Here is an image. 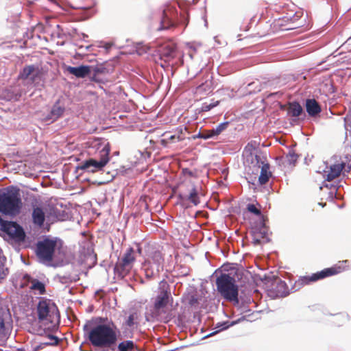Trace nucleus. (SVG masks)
Segmentation results:
<instances>
[{"label":"nucleus","instance_id":"57","mask_svg":"<svg viewBox=\"0 0 351 351\" xmlns=\"http://www.w3.org/2000/svg\"><path fill=\"white\" fill-rule=\"evenodd\" d=\"M296 17H298V16L294 14L292 17L287 18V20H290L291 21H293L295 19Z\"/></svg>","mask_w":351,"mask_h":351},{"label":"nucleus","instance_id":"64","mask_svg":"<svg viewBox=\"0 0 351 351\" xmlns=\"http://www.w3.org/2000/svg\"><path fill=\"white\" fill-rule=\"evenodd\" d=\"M259 168H260V165H258V167H257V170H258V169H259Z\"/></svg>","mask_w":351,"mask_h":351},{"label":"nucleus","instance_id":"49","mask_svg":"<svg viewBox=\"0 0 351 351\" xmlns=\"http://www.w3.org/2000/svg\"><path fill=\"white\" fill-rule=\"evenodd\" d=\"M60 212H61V210L58 209V208H55L53 210V213L56 215V217L58 218V219L63 220V219L62 217H59V215H60Z\"/></svg>","mask_w":351,"mask_h":351},{"label":"nucleus","instance_id":"59","mask_svg":"<svg viewBox=\"0 0 351 351\" xmlns=\"http://www.w3.org/2000/svg\"><path fill=\"white\" fill-rule=\"evenodd\" d=\"M137 252L141 254L142 253V248L138 245V247H137Z\"/></svg>","mask_w":351,"mask_h":351},{"label":"nucleus","instance_id":"26","mask_svg":"<svg viewBox=\"0 0 351 351\" xmlns=\"http://www.w3.org/2000/svg\"><path fill=\"white\" fill-rule=\"evenodd\" d=\"M47 341L40 342L38 344V348H40V350H43L49 346H57L60 342V339L57 336L51 334H48L47 335Z\"/></svg>","mask_w":351,"mask_h":351},{"label":"nucleus","instance_id":"41","mask_svg":"<svg viewBox=\"0 0 351 351\" xmlns=\"http://www.w3.org/2000/svg\"><path fill=\"white\" fill-rule=\"evenodd\" d=\"M134 314H130L126 322H125V324L128 326V327H132L134 324Z\"/></svg>","mask_w":351,"mask_h":351},{"label":"nucleus","instance_id":"16","mask_svg":"<svg viewBox=\"0 0 351 351\" xmlns=\"http://www.w3.org/2000/svg\"><path fill=\"white\" fill-rule=\"evenodd\" d=\"M66 71L77 78H85L90 75V67L89 65H80L78 66H66Z\"/></svg>","mask_w":351,"mask_h":351},{"label":"nucleus","instance_id":"53","mask_svg":"<svg viewBox=\"0 0 351 351\" xmlns=\"http://www.w3.org/2000/svg\"><path fill=\"white\" fill-rule=\"evenodd\" d=\"M345 170L346 172L348 173L351 170V161L348 163L347 167L346 166L345 167V169H343Z\"/></svg>","mask_w":351,"mask_h":351},{"label":"nucleus","instance_id":"22","mask_svg":"<svg viewBox=\"0 0 351 351\" xmlns=\"http://www.w3.org/2000/svg\"><path fill=\"white\" fill-rule=\"evenodd\" d=\"M180 199H186L191 202L193 205L197 206L200 203L198 190L195 185L193 184L192 188L189 192V194L187 195H184L182 194L178 195Z\"/></svg>","mask_w":351,"mask_h":351},{"label":"nucleus","instance_id":"5","mask_svg":"<svg viewBox=\"0 0 351 351\" xmlns=\"http://www.w3.org/2000/svg\"><path fill=\"white\" fill-rule=\"evenodd\" d=\"M99 158H90L84 161H82L77 167V169H81L88 173H95L101 171L104 169L105 166L110 160V147L108 143L104 145H100Z\"/></svg>","mask_w":351,"mask_h":351},{"label":"nucleus","instance_id":"42","mask_svg":"<svg viewBox=\"0 0 351 351\" xmlns=\"http://www.w3.org/2000/svg\"><path fill=\"white\" fill-rule=\"evenodd\" d=\"M255 145H253L252 143H249L245 147L244 151L245 152H249L250 155L252 156V151L255 149Z\"/></svg>","mask_w":351,"mask_h":351},{"label":"nucleus","instance_id":"10","mask_svg":"<svg viewBox=\"0 0 351 351\" xmlns=\"http://www.w3.org/2000/svg\"><path fill=\"white\" fill-rule=\"evenodd\" d=\"M134 253V248L128 247L122 258L115 264L114 271L118 278H124L132 269L136 260Z\"/></svg>","mask_w":351,"mask_h":351},{"label":"nucleus","instance_id":"63","mask_svg":"<svg viewBox=\"0 0 351 351\" xmlns=\"http://www.w3.org/2000/svg\"><path fill=\"white\" fill-rule=\"evenodd\" d=\"M278 25H280L281 27L283 25L282 23H280V21L278 22Z\"/></svg>","mask_w":351,"mask_h":351},{"label":"nucleus","instance_id":"29","mask_svg":"<svg viewBox=\"0 0 351 351\" xmlns=\"http://www.w3.org/2000/svg\"><path fill=\"white\" fill-rule=\"evenodd\" d=\"M235 323H236L235 322H232L230 323L228 321L227 322H219L216 326V328L217 330L214 331V332H211V333H210L209 335H206L204 338L213 336V335H215V334L218 333L220 331H222L223 330L228 329L230 326H233Z\"/></svg>","mask_w":351,"mask_h":351},{"label":"nucleus","instance_id":"44","mask_svg":"<svg viewBox=\"0 0 351 351\" xmlns=\"http://www.w3.org/2000/svg\"><path fill=\"white\" fill-rule=\"evenodd\" d=\"M182 173L185 176H191V177H193L194 176V173L191 171L190 169H187V168H185V169H182Z\"/></svg>","mask_w":351,"mask_h":351},{"label":"nucleus","instance_id":"30","mask_svg":"<svg viewBox=\"0 0 351 351\" xmlns=\"http://www.w3.org/2000/svg\"><path fill=\"white\" fill-rule=\"evenodd\" d=\"M229 125V121H225L219 124L217 126H216V128H213L211 132L213 135H214L215 138L218 136L222 132L226 130Z\"/></svg>","mask_w":351,"mask_h":351},{"label":"nucleus","instance_id":"45","mask_svg":"<svg viewBox=\"0 0 351 351\" xmlns=\"http://www.w3.org/2000/svg\"><path fill=\"white\" fill-rule=\"evenodd\" d=\"M23 279L24 280H25L27 282H31L32 283V280L34 279L33 278H32V276L28 274H25L23 276Z\"/></svg>","mask_w":351,"mask_h":351},{"label":"nucleus","instance_id":"54","mask_svg":"<svg viewBox=\"0 0 351 351\" xmlns=\"http://www.w3.org/2000/svg\"><path fill=\"white\" fill-rule=\"evenodd\" d=\"M83 329H84V331L85 332H87L88 334L89 331L90 330L89 329V327H88V324H86L84 326Z\"/></svg>","mask_w":351,"mask_h":351},{"label":"nucleus","instance_id":"12","mask_svg":"<svg viewBox=\"0 0 351 351\" xmlns=\"http://www.w3.org/2000/svg\"><path fill=\"white\" fill-rule=\"evenodd\" d=\"M1 230L12 240L21 243L25 240L26 234L23 228L16 221L3 220L0 217Z\"/></svg>","mask_w":351,"mask_h":351},{"label":"nucleus","instance_id":"3","mask_svg":"<svg viewBox=\"0 0 351 351\" xmlns=\"http://www.w3.org/2000/svg\"><path fill=\"white\" fill-rule=\"evenodd\" d=\"M88 340L94 347L110 348L117 340L114 330L107 324H98L88 332Z\"/></svg>","mask_w":351,"mask_h":351},{"label":"nucleus","instance_id":"48","mask_svg":"<svg viewBox=\"0 0 351 351\" xmlns=\"http://www.w3.org/2000/svg\"><path fill=\"white\" fill-rule=\"evenodd\" d=\"M5 329V323L4 320L2 317H0V332H1Z\"/></svg>","mask_w":351,"mask_h":351},{"label":"nucleus","instance_id":"28","mask_svg":"<svg viewBox=\"0 0 351 351\" xmlns=\"http://www.w3.org/2000/svg\"><path fill=\"white\" fill-rule=\"evenodd\" d=\"M136 348L134 341L131 340H126L121 342L118 346L119 351H134Z\"/></svg>","mask_w":351,"mask_h":351},{"label":"nucleus","instance_id":"50","mask_svg":"<svg viewBox=\"0 0 351 351\" xmlns=\"http://www.w3.org/2000/svg\"><path fill=\"white\" fill-rule=\"evenodd\" d=\"M260 234L261 235L262 239H265L267 237V232L265 230H261Z\"/></svg>","mask_w":351,"mask_h":351},{"label":"nucleus","instance_id":"2","mask_svg":"<svg viewBox=\"0 0 351 351\" xmlns=\"http://www.w3.org/2000/svg\"><path fill=\"white\" fill-rule=\"evenodd\" d=\"M22 205L17 189L9 186L0 189V213L5 215L16 216L20 213Z\"/></svg>","mask_w":351,"mask_h":351},{"label":"nucleus","instance_id":"62","mask_svg":"<svg viewBox=\"0 0 351 351\" xmlns=\"http://www.w3.org/2000/svg\"><path fill=\"white\" fill-rule=\"evenodd\" d=\"M90 16V14H87L86 16L84 17V19H88Z\"/></svg>","mask_w":351,"mask_h":351},{"label":"nucleus","instance_id":"11","mask_svg":"<svg viewBox=\"0 0 351 351\" xmlns=\"http://www.w3.org/2000/svg\"><path fill=\"white\" fill-rule=\"evenodd\" d=\"M158 60H156V62L161 67L165 69L176 64L174 60L178 56V51L175 45L167 43L161 46L158 50Z\"/></svg>","mask_w":351,"mask_h":351},{"label":"nucleus","instance_id":"25","mask_svg":"<svg viewBox=\"0 0 351 351\" xmlns=\"http://www.w3.org/2000/svg\"><path fill=\"white\" fill-rule=\"evenodd\" d=\"M142 268L145 271V276L151 278L156 275L159 274L160 271H154V265L150 261H145L142 265Z\"/></svg>","mask_w":351,"mask_h":351},{"label":"nucleus","instance_id":"24","mask_svg":"<svg viewBox=\"0 0 351 351\" xmlns=\"http://www.w3.org/2000/svg\"><path fill=\"white\" fill-rule=\"evenodd\" d=\"M303 113V108L298 101L289 102L288 104V114L292 117H298Z\"/></svg>","mask_w":351,"mask_h":351},{"label":"nucleus","instance_id":"13","mask_svg":"<svg viewBox=\"0 0 351 351\" xmlns=\"http://www.w3.org/2000/svg\"><path fill=\"white\" fill-rule=\"evenodd\" d=\"M268 291L270 297L276 298L286 297L289 294L290 290L285 281L276 277L274 278L271 287Z\"/></svg>","mask_w":351,"mask_h":351},{"label":"nucleus","instance_id":"7","mask_svg":"<svg viewBox=\"0 0 351 351\" xmlns=\"http://www.w3.org/2000/svg\"><path fill=\"white\" fill-rule=\"evenodd\" d=\"M341 271L342 269L340 266L332 267L324 269L321 271L312 274L311 276H301L294 282L290 290L295 292L300 289L304 285H309L311 282L337 274Z\"/></svg>","mask_w":351,"mask_h":351},{"label":"nucleus","instance_id":"34","mask_svg":"<svg viewBox=\"0 0 351 351\" xmlns=\"http://www.w3.org/2000/svg\"><path fill=\"white\" fill-rule=\"evenodd\" d=\"M219 104V101H212L210 103L204 102L202 104L201 107L202 112H208L213 109V108L217 106Z\"/></svg>","mask_w":351,"mask_h":351},{"label":"nucleus","instance_id":"14","mask_svg":"<svg viewBox=\"0 0 351 351\" xmlns=\"http://www.w3.org/2000/svg\"><path fill=\"white\" fill-rule=\"evenodd\" d=\"M40 74V71L37 66L34 64L27 65L20 71L19 78L21 80L29 79L32 82H34Z\"/></svg>","mask_w":351,"mask_h":351},{"label":"nucleus","instance_id":"56","mask_svg":"<svg viewBox=\"0 0 351 351\" xmlns=\"http://www.w3.org/2000/svg\"><path fill=\"white\" fill-rule=\"evenodd\" d=\"M254 243L256 244V245H258L261 243V240L260 239H258V238H254Z\"/></svg>","mask_w":351,"mask_h":351},{"label":"nucleus","instance_id":"9","mask_svg":"<svg viewBox=\"0 0 351 351\" xmlns=\"http://www.w3.org/2000/svg\"><path fill=\"white\" fill-rule=\"evenodd\" d=\"M36 313L39 322L46 321L52 324L55 317H59L58 310L55 303L44 298L39 300L36 306Z\"/></svg>","mask_w":351,"mask_h":351},{"label":"nucleus","instance_id":"35","mask_svg":"<svg viewBox=\"0 0 351 351\" xmlns=\"http://www.w3.org/2000/svg\"><path fill=\"white\" fill-rule=\"evenodd\" d=\"M8 274V269L5 267L4 264L0 261V282Z\"/></svg>","mask_w":351,"mask_h":351},{"label":"nucleus","instance_id":"43","mask_svg":"<svg viewBox=\"0 0 351 351\" xmlns=\"http://www.w3.org/2000/svg\"><path fill=\"white\" fill-rule=\"evenodd\" d=\"M71 278L70 276H60V282L62 284L67 283L69 282H71Z\"/></svg>","mask_w":351,"mask_h":351},{"label":"nucleus","instance_id":"17","mask_svg":"<svg viewBox=\"0 0 351 351\" xmlns=\"http://www.w3.org/2000/svg\"><path fill=\"white\" fill-rule=\"evenodd\" d=\"M150 261L154 265V271H161L163 270L164 258L162 253L156 250L150 254Z\"/></svg>","mask_w":351,"mask_h":351},{"label":"nucleus","instance_id":"51","mask_svg":"<svg viewBox=\"0 0 351 351\" xmlns=\"http://www.w3.org/2000/svg\"><path fill=\"white\" fill-rule=\"evenodd\" d=\"M91 47H92L91 45H88V46H86V47H84V46L81 45V46L79 47V49L80 50L85 49L86 51H88L89 49H90Z\"/></svg>","mask_w":351,"mask_h":351},{"label":"nucleus","instance_id":"58","mask_svg":"<svg viewBox=\"0 0 351 351\" xmlns=\"http://www.w3.org/2000/svg\"><path fill=\"white\" fill-rule=\"evenodd\" d=\"M295 28H296V27H295V26H289L288 27L282 28V29H295Z\"/></svg>","mask_w":351,"mask_h":351},{"label":"nucleus","instance_id":"31","mask_svg":"<svg viewBox=\"0 0 351 351\" xmlns=\"http://www.w3.org/2000/svg\"><path fill=\"white\" fill-rule=\"evenodd\" d=\"M285 158L287 160V165H295L298 160V155L293 150H289Z\"/></svg>","mask_w":351,"mask_h":351},{"label":"nucleus","instance_id":"40","mask_svg":"<svg viewBox=\"0 0 351 351\" xmlns=\"http://www.w3.org/2000/svg\"><path fill=\"white\" fill-rule=\"evenodd\" d=\"M276 163L280 167H286L287 166V160L286 158L283 156L277 157L276 158Z\"/></svg>","mask_w":351,"mask_h":351},{"label":"nucleus","instance_id":"1","mask_svg":"<svg viewBox=\"0 0 351 351\" xmlns=\"http://www.w3.org/2000/svg\"><path fill=\"white\" fill-rule=\"evenodd\" d=\"M169 285L165 280L159 284L158 291L154 298V304L149 311L146 313V320L148 322L163 321L169 322L172 317L168 312L167 305L173 303Z\"/></svg>","mask_w":351,"mask_h":351},{"label":"nucleus","instance_id":"4","mask_svg":"<svg viewBox=\"0 0 351 351\" xmlns=\"http://www.w3.org/2000/svg\"><path fill=\"white\" fill-rule=\"evenodd\" d=\"M217 291L227 301L238 304L239 287L235 278L229 274L221 273L216 279Z\"/></svg>","mask_w":351,"mask_h":351},{"label":"nucleus","instance_id":"32","mask_svg":"<svg viewBox=\"0 0 351 351\" xmlns=\"http://www.w3.org/2000/svg\"><path fill=\"white\" fill-rule=\"evenodd\" d=\"M248 92L250 94L255 93L261 90V84L259 81L252 82L247 84Z\"/></svg>","mask_w":351,"mask_h":351},{"label":"nucleus","instance_id":"15","mask_svg":"<svg viewBox=\"0 0 351 351\" xmlns=\"http://www.w3.org/2000/svg\"><path fill=\"white\" fill-rule=\"evenodd\" d=\"M65 110L64 105H60V100H57L53 105L50 112L45 118L46 121L53 123L62 116Z\"/></svg>","mask_w":351,"mask_h":351},{"label":"nucleus","instance_id":"21","mask_svg":"<svg viewBox=\"0 0 351 351\" xmlns=\"http://www.w3.org/2000/svg\"><path fill=\"white\" fill-rule=\"evenodd\" d=\"M346 163L335 164L330 167V171L326 174V180L330 182L337 178L345 169Z\"/></svg>","mask_w":351,"mask_h":351},{"label":"nucleus","instance_id":"38","mask_svg":"<svg viewBox=\"0 0 351 351\" xmlns=\"http://www.w3.org/2000/svg\"><path fill=\"white\" fill-rule=\"evenodd\" d=\"M99 75H100L96 74L95 73H91L90 75L88 76L87 77H88L91 82L100 83L102 82V79L100 78Z\"/></svg>","mask_w":351,"mask_h":351},{"label":"nucleus","instance_id":"23","mask_svg":"<svg viewBox=\"0 0 351 351\" xmlns=\"http://www.w3.org/2000/svg\"><path fill=\"white\" fill-rule=\"evenodd\" d=\"M262 164L261 174L258 177V182L261 185L266 184L271 176V173L269 171V165L268 163L263 164V162Z\"/></svg>","mask_w":351,"mask_h":351},{"label":"nucleus","instance_id":"60","mask_svg":"<svg viewBox=\"0 0 351 351\" xmlns=\"http://www.w3.org/2000/svg\"><path fill=\"white\" fill-rule=\"evenodd\" d=\"M48 1L53 4L58 5V2L56 0H48Z\"/></svg>","mask_w":351,"mask_h":351},{"label":"nucleus","instance_id":"8","mask_svg":"<svg viewBox=\"0 0 351 351\" xmlns=\"http://www.w3.org/2000/svg\"><path fill=\"white\" fill-rule=\"evenodd\" d=\"M56 247V238L51 239L49 237H45L43 240L38 241L36 243V254L40 262H50L53 258Z\"/></svg>","mask_w":351,"mask_h":351},{"label":"nucleus","instance_id":"55","mask_svg":"<svg viewBox=\"0 0 351 351\" xmlns=\"http://www.w3.org/2000/svg\"><path fill=\"white\" fill-rule=\"evenodd\" d=\"M254 158H255L256 164L258 165L261 160V157L259 156H258L257 154H255Z\"/></svg>","mask_w":351,"mask_h":351},{"label":"nucleus","instance_id":"37","mask_svg":"<svg viewBox=\"0 0 351 351\" xmlns=\"http://www.w3.org/2000/svg\"><path fill=\"white\" fill-rule=\"evenodd\" d=\"M247 209L249 212L254 214L255 215L260 216L261 215V211L253 204H249L247 206Z\"/></svg>","mask_w":351,"mask_h":351},{"label":"nucleus","instance_id":"52","mask_svg":"<svg viewBox=\"0 0 351 351\" xmlns=\"http://www.w3.org/2000/svg\"><path fill=\"white\" fill-rule=\"evenodd\" d=\"M194 138H203V132L202 130L199 131L197 134L193 136Z\"/></svg>","mask_w":351,"mask_h":351},{"label":"nucleus","instance_id":"33","mask_svg":"<svg viewBox=\"0 0 351 351\" xmlns=\"http://www.w3.org/2000/svg\"><path fill=\"white\" fill-rule=\"evenodd\" d=\"M90 67V73H95L98 75L105 74L107 72V69L103 65H89Z\"/></svg>","mask_w":351,"mask_h":351},{"label":"nucleus","instance_id":"20","mask_svg":"<svg viewBox=\"0 0 351 351\" xmlns=\"http://www.w3.org/2000/svg\"><path fill=\"white\" fill-rule=\"evenodd\" d=\"M306 110L310 117H315L321 112L319 103L314 99H307L305 104Z\"/></svg>","mask_w":351,"mask_h":351},{"label":"nucleus","instance_id":"36","mask_svg":"<svg viewBox=\"0 0 351 351\" xmlns=\"http://www.w3.org/2000/svg\"><path fill=\"white\" fill-rule=\"evenodd\" d=\"M188 304L191 306H195L199 303L198 298L195 294H191L187 297Z\"/></svg>","mask_w":351,"mask_h":351},{"label":"nucleus","instance_id":"27","mask_svg":"<svg viewBox=\"0 0 351 351\" xmlns=\"http://www.w3.org/2000/svg\"><path fill=\"white\" fill-rule=\"evenodd\" d=\"M30 289L34 291H37L40 295H43L46 292L45 285L37 279H33L32 280Z\"/></svg>","mask_w":351,"mask_h":351},{"label":"nucleus","instance_id":"19","mask_svg":"<svg viewBox=\"0 0 351 351\" xmlns=\"http://www.w3.org/2000/svg\"><path fill=\"white\" fill-rule=\"evenodd\" d=\"M32 217V221L35 225L39 227H42L44 225L45 214L42 208L34 206Z\"/></svg>","mask_w":351,"mask_h":351},{"label":"nucleus","instance_id":"47","mask_svg":"<svg viewBox=\"0 0 351 351\" xmlns=\"http://www.w3.org/2000/svg\"><path fill=\"white\" fill-rule=\"evenodd\" d=\"M175 138L178 139L179 137L176 136V135H169V136H167L166 139H162V142L165 141H173Z\"/></svg>","mask_w":351,"mask_h":351},{"label":"nucleus","instance_id":"39","mask_svg":"<svg viewBox=\"0 0 351 351\" xmlns=\"http://www.w3.org/2000/svg\"><path fill=\"white\" fill-rule=\"evenodd\" d=\"M203 132V139H209V138H215L214 135H213V133L211 132V130H202Z\"/></svg>","mask_w":351,"mask_h":351},{"label":"nucleus","instance_id":"6","mask_svg":"<svg viewBox=\"0 0 351 351\" xmlns=\"http://www.w3.org/2000/svg\"><path fill=\"white\" fill-rule=\"evenodd\" d=\"M178 8L180 6L176 2L165 5L162 10L160 25L158 30H164L178 24L184 23L187 21V16L179 14Z\"/></svg>","mask_w":351,"mask_h":351},{"label":"nucleus","instance_id":"61","mask_svg":"<svg viewBox=\"0 0 351 351\" xmlns=\"http://www.w3.org/2000/svg\"><path fill=\"white\" fill-rule=\"evenodd\" d=\"M337 317H344V318L346 317V316L344 315H343V314H339V315H337Z\"/></svg>","mask_w":351,"mask_h":351},{"label":"nucleus","instance_id":"18","mask_svg":"<svg viewBox=\"0 0 351 351\" xmlns=\"http://www.w3.org/2000/svg\"><path fill=\"white\" fill-rule=\"evenodd\" d=\"M213 77L210 74H207L204 82H202L197 86V92L208 95L213 90Z\"/></svg>","mask_w":351,"mask_h":351},{"label":"nucleus","instance_id":"46","mask_svg":"<svg viewBox=\"0 0 351 351\" xmlns=\"http://www.w3.org/2000/svg\"><path fill=\"white\" fill-rule=\"evenodd\" d=\"M73 31V33H74L75 34H76L77 36H80V35H81V36H82V39L83 40H85V39H86V38H88V35H87V34H84V33H81V34H80V33L77 32V30L76 29H74Z\"/></svg>","mask_w":351,"mask_h":351}]
</instances>
